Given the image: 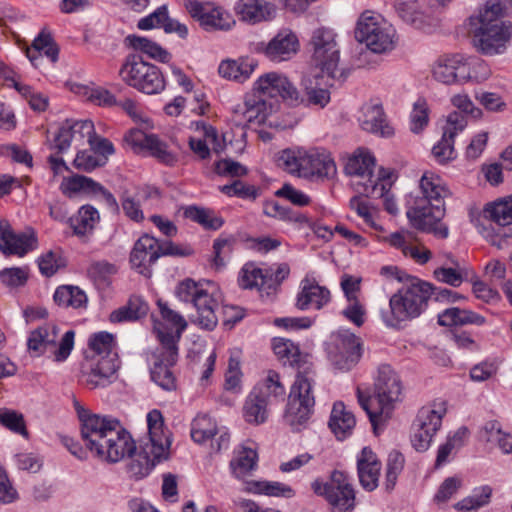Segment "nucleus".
Returning <instances> with one entry per match:
<instances>
[{
	"label": "nucleus",
	"mask_w": 512,
	"mask_h": 512,
	"mask_svg": "<svg viewBox=\"0 0 512 512\" xmlns=\"http://www.w3.org/2000/svg\"><path fill=\"white\" fill-rule=\"evenodd\" d=\"M76 409L84 445L97 458L108 463H117L126 456L133 455L136 451L135 442L119 420L90 414L78 403Z\"/></svg>",
	"instance_id": "obj_1"
},
{
	"label": "nucleus",
	"mask_w": 512,
	"mask_h": 512,
	"mask_svg": "<svg viewBox=\"0 0 512 512\" xmlns=\"http://www.w3.org/2000/svg\"><path fill=\"white\" fill-rule=\"evenodd\" d=\"M507 8L500 0H488L468 18V32L475 50L488 57L504 54L512 39V23L502 18Z\"/></svg>",
	"instance_id": "obj_2"
},
{
	"label": "nucleus",
	"mask_w": 512,
	"mask_h": 512,
	"mask_svg": "<svg viewBox=\"0 0 512 512\" xmlns=\"http://www.w3.org/2000/svg\"><path fill=\"white\" fill-rule=\"evenodd\" d=\"M401 394V381L389 365H381L378 368L373 396H365L359 388L357 389L359 404L367 413L374 430L389 418L393 404L400 401Z\"/></svg>",
	"instance_id": "obj_3"
},
{
	"label": "nucleus",
	"mask_w": 512,
	"mask_h": 512,
	"mask_svg": "<svg viewBox=\"0 0 512 512\" xmlns=\"http://www.w3.org/2000/svg\"><path fill=\"white\" fill-rule=\"evenodd\" d=\"M175 294L180 301L194 306L196 310L192 318L194 324L208 331L217 326L220 292L214 282L185 279L178 284Z\"/></svg>",
	"instance_id": "obj_4"
},
{
	"label": "nucleus",
	"mask_w": 512,
	"mask_h": 512,
	"mask_svg": "<svg viewBox=\"0 0 512 512\" xmlns=\"http://www.w3.org/2000/svg\"><path fill=\"white\" fill-rule=\"evenodd\" d=\"M148 440L141 446L137 459L129 465L130 472L136 477L146 476L156 463L169 457L170 432L164 429V420L159 410L147 414Z\"/></svg>",
	"instance_id": "obj_5"
},
{
	"label": "nucleus",
	"mask_w": 512,
	"mask_h": 512,
	"mask_svg": "<svg viewBox=\"0 0 512 512\" xmlns=\"http://www.w3.org/2000/svg\"><path fill=\"white\" fill-rule=\"evenodd\" d=\"M432 295V285L412 279L395 293L389 301V311H382V319L388 327H397L401 322L418 317Z\"/></svg>",
	"instance_id": "obj_6"
},
{
	"label": "nucleus",
	"mask_w": 512,
	"mask_h": 512,
	"mask_svg": "<svg viewBox=\"0 0 512 512\" xmlns=\"http://www.w3.org/2000/svg\"><path fill=\"white\" fill-rule=\"evenodd\" d=\"M313 385V370L308 366L299 370L291 387L284 414L286 424L294 431L305 428L314 411Z\"/></svg>",
	"instance_id": "obj_7"
},
{
	"label": "nucleus",
	"mask_w": 512,
	"mask_h": 512,
	"mask_svg": "<svg viewBox=\"0 0 512 512\" xmlns=\"http://www.w3.org/2000/svg\"><path fill=\"white\" fill-rule=\"evenodd\" d=\"M374 156L366 149H357L345 164V173L351 177V186L356 193L363 196L383 195L385 183L380 181L384 175L375 174Z\"/></svg>",
	"instance_id": "obj_8"
},
{
	"label": "nucleus",
	"mask_w": 512,
	"mask_h": 512,
	"mask_svg": "<svg viewBox=\"0 0 512 512\" xmlns=\"http://www.w3.org/2000/svg\"><path fill=\"white\" fill-rule=\"evenodd\" d=\"M310 44L314 67L330 79L343 81L346 74L340 67L337 34L330 28H318L313 32Z\"/></svg>",
	"instance_id": "obj_9"
},
{
	"label": "nucleus",
	"mask_w": 512,
	"mask_h": 512,
	"mask_svg": "<svg viewBox=\"0 0 512 512\" xmlns=\"http://www.w3.org/2000/svg\"><path fill=\"white\" fill-rule=\"evenodd\" d=\"M355 38L374 53H386L395 47V30L378 13L364 11L356 24Z\"/></svg>",
	"instance_id": "obj_10"
},
{
	"label": "nucleus",
	"mask_w": 512,
	"mask_h": 512,
	"mask_svg": "<svg viewBox=\"0 0 512 512\" xmlns=\"http://www.w3.org/2000/svg\"><path fill=\"white\" fill-rule=\"evenodd\" d=\"M119 75L130 87L148 94H158L165 89V80L160 69L136 54H130L122 64Z\"/></svg>",
	"instance_id": "obj_11"
},
{
	"label": "nucleus",
	"mask_w": 512,
	"mask_h": 512,
	"mask_svg": "<svg viewBox=\"0 0 512 512\" xmlns=\"http://www.w3.org/2000/svg\"><path fill=\"white\" fill-rule=\"evenodd\" d=\"M315 494L325 498L330 512H353L356 507V492L348 474L335 470L325 483H312Z\"/></svg>",
	"instance_id": "obj_12"
},
{
	"label": "nucleus",
	"mask_w": 512,
	"mask_h": 512,
	"mask_svg": "<svg viewBox=\"0 0 512 512\" xmlns=\"http://www.w3.org/2000/svg\"><path fill=\"white\" fill-rule=\"evenodd\" d=\"M447 413L444 400L434 401L423 406L417 413L412 424V446L419 452L426 451L442 425V419Z\"/></svg>",
	"instance_id": "obj_13"
},
{
	"label": "nucleus",
	"mask_w": 512,
	"mask_h": 512,
	"mask_svg": "<svg viewBox=\"0 0 512 512\" xmlns=\"http://www.w3.org/2000/svg\"><path fill=\"white\" fill-rule=\"evenodd\" d=\"M445 213L444 203H425L424 200H415L406 212L414 228L433 234L439 239H446L449 236V228L442 221Z\"/></svg>",
	"instance_id": "obj_14"
},
{
	"label": "nucleus",
	"mask_w": 512,
	"mask_h": 512,
	"mask_svg": "<svg viewBox=\"0 0 512 512\" xmlns=\"http://www.w3.org/2000/svg\"><path fill=\"white\" fill-rule=\"evenodd\" d=\"M161 320H154V332L164 349L169 354L170 361L176 354L178 341L187 327V321L178 312L172 310L167 303L158 301Z\"/></svg>",
	"instance_id": "obj_15"
},
{
	"label": "nucleus",
	"mask_w": 512,
	"mask_h": 512,
	"mask_svg": "<svg viewBox=\"0 0 512 512\" xmlns=\"http://www.w3.org/2000/svg\"><path fill=\"white\" fill-rule=\"evenodd\" d=\"M184 6L189 15L206 31H227L234 24L230 15L212 2L185 0Z\"/></svg>",
	"instance_id": "obj_16"
},
{
	"label": "nucleus",
	"mask_w": 512,
	"mask_h": 512,
	"mask_svg": "<svg viewBox=\"0 0 512 512\" xmlns=\"http://www.w3.org/2000/svg\"><path fill=\"white\" fill-rule=\"evenodd\" d=\"M328 354L335 369L349 371L361 357L359 340L352 333H339L330 345Z\"/></svg>",
	"instance_id": "obj_17"
},
{
	"label": "nucleus",
	"mask_w": 512,
	"mask_h": 512,
	"mask_svg": "<svg viewBox=\"0 0 512 512\" xmlns=\"http://www.w3.org/2000/svg\"><path fill=\"white\" fill-rule=\"evenodd\" d=\"M89 357L82 371L86 385L91 389L109 385L119 368L117 354L100 357L90 355Z\"/></svg>",
	"instance_id": "obj_18"
},
{
	"label": "nucleus",
	"mask_w": 512,
	"mask_h": 512,
	"mask_svg": "<svg viewBox=\"0 0 512 512\" xmlns=\"http://www.w3.org/2000/svg\"><path fill=\"white\" fill-rule=\"evenodd\" d=\"M324 74L305 75L301 80V91L297 90V99L292 105H303L310 108H325L331 101V93L328 84L321 81Z\"/></svg>",
	"instance_id": "obj_19"
},
{
	"label": "nucleus",
	"mask_w": 512,
	"mask_h": 512,
	"mask_svg": "<svg viewBox=\"0 0 512 512\" xmlns=\"http://www.w3.org/2000/svg\"><path fill=\"white\" fill-rule=\"evenodd\" d=\"M124 139L136 152L146 149L153 157L166 165H173L177 160L176 156L168 150L167 144L154 134H146L142 130L132 129Z\"/></svg>",
	"instance_id": "obj_20"
},
{
	"label": "nucleus",
	"mask_w": 512,
	"mask_h": 512,
	"mask_svg": "<svg viewBox=\"0 0 512 512\" xmlns=\"http://www.w3.org/2000/svg\"><path fill=\"white\" fill-rule=\"evenodd\" d=\"M254 91L261 97H281L291 105L293 100L297 99V88L285 75L276 72H269L259 77L254 84Z\"/></svg>",
	"instance_id": "obj_21"
},
{
	"label": "nucleus",
	"mask_w": 512,
	"mask_h": 512,
	"mask_svg": "<svg viewBox=\"0 0 512 512\" xmlns=\"http://www.w3.org/2000/svg\"><path fill=\"white\" fill-rule=\"evenodd\" d=\"M271 108L260 95L249 94L242 103L234 107L233 118L237 125L261 124L266 120Z\"/></svg>",
	"instance_id": "obj_22"
},
{
	"label": "nucleus",
	"mask_w": 512,
	"mask_h": 512,
	"mask_svg": "<svg viewBox=\"0 0 512 512\" xmlns=\"http://www.w3.org/2000/svg\"><path fill=\"white\" fill-rule=\"evenodd\" d=\"M358 121L361 128L369 133L381 137H390L394 134L393 128L388 124L383 107L380 103L369 101L362 105Z\"/></svg>",
	"instance_id": "obj_23"
},
{
	"label": "nucleus",
	"mask_w": 512,
	"mask_h": 512,
	"mask_svg": "<svg viewBox=\"0 0 512 512\" xmlns=\"http://www.w3.org/2000/svg\"><path fill=\"white\" fill-rule=\"evenodd\" d=\"M169 354L166 349L159 344L153 353V365L151 367L152 380L162 389L172 391L176 389V378L171 370L178 358V347H176V354L173 360L170 361Z\"/></svg>",
	"instance_id": "obj_24"
},
{
	"label": "nucleus",
	"mask_w": 512,
	"mask_h": 512,
	"mask_svg": "<svg viewBox=\"0 0 512 512\" xmlns=\"http://www.w3.org/2000/svg\"><path fill=\"white\" fill-rule=\"evenodd\" d=\"M298 39L291 31H281L268 44L259 43L257 49L274 62L290 59L298 50Z\"/></svg>",
	"instance_id": "obj_25"
},
{
	"label": "nucleus",
	"mask_w": 512,
	"mask_h": 512,
	"mask_svg": "<svg viewBox=\"0 0 512 512\" xmlns=\"http://www.w3.org/2000/svg\"><path fill=\"white\" fill-rule=\"evenodd\" d=\"M159 258V242L150 235H143L134 244L130 256L132 266L139 270V273L150 275L148 269Z\"/></svg>",
	"instance_id": "obj_26"
},
{
	"label": "nucleus",
	"mask_w": 512,
	"mask_h": 512,
	"mask_svg": "<svg viewBox=\"0 0 512 512\" xmlns=\"http://www.w3.org/2000/svg\"><path fill=\"white\" fill-rule=\"evenodd\" d=\"M335 173L336 165L328 152L319 149L305 151L302 177L330 178Z\"/></svg>",
	"instance_id": "obj_27"
},
{
	"label": "nucleus",
	"mask_w": 512,
	"mask_h": 512,
	"mask_svg": "<svg viewBox=\"0 0 512 512\" xmlns=\"http://www.w3.org/2000/svg\"><path fill=\"white\" fill-rule=\"evenodd\" d=\"M330 299V291L326 287L320 286L314 279L306 277L301 281L296 306L300 310H307L312 306L319 310L330 302Z\"/></svg>",
	"instance_id": "obj_28"
},
{
	"label": "nucleus",
	"mask_w": 512,
	"mask_h": 512,
	"mask_svg": "<svg viewBox=\"0 0 512 512\" xmlns=\"http://www.w3.org/2000/svg\"><path fill=\"white\" fill-rule=\"evenodd\" d=\"M381 463L369 448H363L357 460L359 482L366 491H374L379 484Z\"/></svg>",
	"instance_id": "obj_29"
},
{
	"label": "nucleus",
	"mask_w": 512,
	"mask_h": 512,
	"mask_svg": "<svg viewBox=\"0 0 512 512\" xmlns=\"http://www.w3.org/2000/svg\"><path fill=\"white\" fill-rule=\"evenodd\" d=\"M0 250L5 255L23 256L32 247L34 238L25 233L15 234L7 221H0Z\"/></svg>",
	"instance_id": "obj_30"
},
{
	"label": "nucleus",
	"mask_w": 512,
	"mask_h": 512,
	"mask_svg": "<svg viewBox=\"0 0 512 512\" xmlns=\"http://www.w3.org/2000/svg\"><path fill=\"white\" fill-rule=\"evenodd\" d=\"M460 84L480 83L491 75L488 64L478 56L460 54Z\"/></svg>",
	"instance_id": "obj_31"
},
{
	"label": "nucleus",
	"mask_w": 512,
	"mask_h": 512,
	"mask_svg": "<svg viewBox=\"0 0 512 512\" xmlns=\"http://www.w3.org/2000/svg\"><path fill=\"white\" fill-rule=\"evenodd\" d=\"M460 54L439 57L432 66V77L445 85L460 84Z\"/></svg>",
	"instance_id": "obj_32"
},
{
	"label": "nucleus",
	"mask_w": 512,
	"mask_h": 512,
	"mask_svg": "<svg viewBox=\"0 0 512 512\" xmlns=\"http://www.w3.org/2000/svg\"><path fill=\"white\" fill-rule=\"evenodd\" d=\"M236 9L241 19L249 23L268 20L275 13V6L264 0H239Z\"/></svg>",
	"instance_id": "obj_33"
},
{
	"label": "nucleus",
	"mask_w": 512,
	"mask_h": 512,
	"mask_svg": "<svg viewBox=\"0 0 512 512\" xmlns=\"http://www.w3.org/2000/svg\"><path fill=\"white\" fill-rule=\"evenodd\" d=\"M328 424L336 438L343 440L351 435L356 424V419L342 402H336L333 405Z\"/></svg>",
	"instance_id": "obj_34"
},
{
	"label": "nucleus",
	"mask_w": 512,
	"mask_h": 512,
	"mask_svg": "<svg viewBox=\"0 0 512 512\" xmlns=\"http://www.w3.org/2000/svg\"><path fill=\"white\" fill-rule=\"evenodd\" d=\"M256 66L257 62L249 58L225 60L220 63L218 72L225 79L243 83L250 78Z\"/></svg>",
	"instance_id": "obj_35"
},
{
	"label": "nucleus",
	"mask_w": 512,
	"mask_h": 512,
	"mask_svg": "<svg viewBox=\"0 0 512 512\" xmlns=\"http://www.w3.org/2000/svg\"><path fill=\"white\" fill-rule=\"evenodd\" d=\"M419 186L423 197L415 200H424L425 203H444V198L449 195L442 179L432 172H425L422 175Z\"/></svg>",
	"instance_id": "obj_36"
},
{
	"label": "nucleus",
	"mask_w": 512,
	"mask_h": 512,
	"mask_svg": "<svg viewBox=\"0 0 512 512\" xmlns=\"http://www.w3.org/2000/svg\"><path fill=\"white\" fill-rule=\"evenodd\" d=\"M438 323L441 326H463V325H476L482 326L486 323L484 316L475 313L471 310L460 309L452 307L444 310L438 315Z\"/></svg>",
	"instance_id": "obj_37"
},
{
	"label": "nucleus",
	"mask_w": 512,
	"mask_h": 512,
	"mask_svg": "<svg viewBox=\"0 0 512 512\" xmlns=\"http://www.w3.org/2000/svg\"><path fill=\"white\" fill-rule=\"evenodd\" d=\"M395 9L399 17L407 23L421 25L429 20L437 18L430 16L429 4L424 9L417 0H400L395 4Z\"/></svg>",
	"instance_id": "obj_38"
},
{
	"label": "nucleus",
	"mask_w": 512,
	"mask_h": 512,
	"mask_svg": "<svg viewBox=\"0 0 512 512\" xmlns=\"http://www.w3.org/2000/svg\"><path fill=\"white\" fill-rule=\"evenodd\" d=\"M58 338V329L48 324L31 332L28 338V348L31 351L44 353L55 348Z\"/></svg>",
	"instance_id": "obj_39"
},
{
	"label": "nucleus",
	"mask_w": 512,
	"mask_h": 512,
	"mask_svg": "<svg viewBox=\"0 0 512 512\" xmlns=\"http://www.w3.org/2000/svg\"><path fill=\"white\" fill-rule=\"evenodd\" d=\"M258 455L252 448L243 447L230 462L233 475L246 482V478L257 468Z\"/></svg>",
	"instance_id": "obj_40"
},
{
	"label": "nucleus",
	"mask_w": 512,
	"mask_h": 512,
	"mask_svg": "<svg viewBox=\"0 0 512 512\" xmlns=\"http://www.w3.org/2000/svg\"><path fill=\"white\" fill-rule=\"evenodd\" d=\"M304 148H286L275 155V162L284 171L302 177V167L305 157Z\"/></svg>",
	"instance_id": "obj_41"
},
{
	"label": "nucleus",
	"mask_w": 512,
	"mask_h": 512,
	"mask_svg": "<svg viewBox=\"0 0 512 512\" xmlns=\"http://www.w3.org/2000/svg\"><path fill=\"white\" fill-rule=\"evenodd\" d=\"M258 392H250L244 406L243 415L245 420L254 425H260L268 419V405L264 398L258 396Z\"/></svg>",
	"instance_id": "obj_42"
},
{
	"label": "nucleus",
	"mask_w": 512,
	"mask_h": 512,
	"mask_svg": "<svg viewBox=\"0 0 512 512\" xmlns=\"http://www.w3.org/2000/svg\"><path fill=\"white\" fill-rule=\"evenodd\" d=\"M483 218L498 226L512 223V196L489 203L483 210Z\"/></svg>",
	"instance_id": "obj_43"
},
{
	"label": "nucleus",
	"mask_w": 512,
	"mask_h": 512,
	"mask_svg": "<svg viewBox=\"0 0 512 512\" xmlns=\"http://www.w3.org/2000/svg\"><path fill=\"white\" fill-rule=\"evenodd\" d=\"M147 312V303L139 296H132L125 306L120 307L110 314V321L113 323L135 321L145 316Z\"/></svg>",
	"instance_id": "obj_44"
},
{
	"label": "nucleus",
	"mask_w": 512,
	"mask_h": 512,
	"mask_svg": "<svg viewBox=\"0 0 512 512\" xmlns=\"http://www.w3.org/2000/svg\"><path fill=\"white\" fill-rule=\"evenodd\" d=\"M251 392H258L260 398L271 404L274 400L282 399L285 395V388L280 381V375L270 370L264 380L259 383Z\"/></svg>",
	"instance_id": "obj_45"
},
{
	"label": "nucleus",
	"mask_w": 512,
	"mask_h": 512,
	"mask_svg": "<svg viewBox=\"0 0 512 512\" xmlns=\"http://www.w3.org/2000/svg\"><path fill=\"white\" fill-rule=\"evenodd\" d=\"M247 493L265 494L267 496L291 498L294 490L280 482L269 481H246L243 489Z\"/></svg>",
	"instance_id": "obj_46"
},
{
	"label": "nucleus",
	"mask_w": 512,
	"mask_h": 512,
	"mask_svg": "<svg viewBox=\"0 0 512 512\" xmlns=\"http://www.w3.org/2000/svg\"><path fill=\"white\" fill-rule=\"evenodd\" d=\"M99 218V213L93 206L85 205L79 209L75 217L70 219V224L76 235L83 236L94 229Z\"/></svg>",
	"instance_id": "obj_47"
},
{
	"label": "nucleus",
	"mask_w": 512,
	"mask_h": 512,
	"mask_svg": "<svg viewBox=\"0 0 512 512\" xmlns=\"http://www.w3.org/2000/svg\"><path fill=\"white\" fill-rule=\"evenodd\" d=\"M125 41L133 49L139 50L155 60L167 62L170 58V55L166 50L145 37L129 35L125 38Z\"/></svg>",
	"instance_id": "obj_48"
},
{
	"label": "nucleus",
	"mask_w": 512,
	"mask_h": 512,
	"mask_svg": "<svg viewBox=\"0 0 512 512\" xmlns=\"http://www.w3.org/2000/svg\"><path fill=\"white\" fill-rule=\"evenodd\" d=\"M483 437L487 442L496 444L503 453L512 452V434L502 430L497 421H490L483 427Z\"/></svg>",
	"instance_id": "obj_49"
},
{
	"label": "nucleus",
	"mask_w": 512,
	"mask_h": 512,
	"mask_svg": "<svg viewBox=\"0 0 512 512\" xmlns=\"http://www.w3.org/2000/svg\"><path fill=\"white\" fill-rule=\"evenodd\" d=\"M217 424L208 415H198L191 425V437L197 443H205L217 434Z\"/></svg>",
	"instance_id": "obj_50"
},
{
	"label": "nucleus",
	"mask_w": 512,
	"mask_h": 512,
	"mask_svg": "<svg viewBox=\"0 0 512 512\" xmlns=\"http://www.w3.org/2000/svg\"><path fill=\"white\" fill-rule=\"evenodd\" d=\"M54 301L60 306L80 308L86 304L87 297L78 287L61 286L54 293Z\"/></svg>",
	"instance_id": "obj_51"
},
{
	"label": "nucleus",
	"mask_w": 512,
	"mask_h": 512,
	"mask_svg": "<svg viewBox=\"0 0 512 512\" xmlns=\"http://www.w3.org/2000/svg\"><path fill=\"white\" fill-rule=\"evenodd\" d=\"M272 348L276 356L291 366L298 365L300 362V350L291 340L284 338H275Z\"/></svg>",
	"instance_id": "obj_52"
},
{
	"label": "nucleus",
	"mask_w": 512,
	"mask_h": 512,
	"mask_svg": "<svg viewBox=\"0 0 512 512\" xmlns=\"http://www.w3.org/2000/svg\"><path fill=\"white\" fill-rule=\"evenodd\" d=\"M405 465V458L403 454L398 451L389 453L386 463L384 486L386 491L391 492L396 485L398 476L403 471Z\"/></svg>",
	"instance_id": "obj_53"
},
{
	"label": "nucleus",
	"mask_w": 512,
	"mask_h": 512,
	"mask_svg": "<svg viewBox=\"0 0 512 512\" xmlns=\"http://www.w3.org/2000/svg\"><path fill=\"white\" fill-rule=\"evenodd\" d=\"M238 282L244 289L263 286L268 282V271L264 274L262 269L252 263H247L240 272Z\"/></svg>",
	"instance_id": "obj_54"
},
{
	"label": "nucleus",
	"mask_w": 512,
	"mask_h": 512,
	"mask_svg": "<svg viewBox=\"0 0 512 512\" xmlns=\"http://www.w3.org/2000/svg\"><path fill=\"white\" fill-rule=\"evenodd\" d=\"M450 263L452 266H442L435 269L434 276L438 281L442 283L453 287H458L461 285L465 278L464 270L453 258H450Z\"/></svg>",
	"instance_id": "obj_55"
},
{
	"label": "nucleus",
	"mask_w": 512,
	"mask_h": 512,
	"mask_svg": "<svg viewBox=\"0 0 512 512\" xmlns=\"http://www.w3.org/2000/svg\"><path fill=\"white\" fill-rule=\"evenodd\" d=\"M186 218L197 222L208 229H218L222 226L223 221L221 218L216 217L212 211L198 208L195 206L187 207L184 211Z\"/></svg>",
	"instance_id": "obj_56"
},
{
	"label": "nucleus",
	"mask_w": 512,
	"mask_h": 512,
	"mask_svg": "<svg viewBox=\"0 0 512 512\" xmlns=\"http://www.w3.org/2000/svg\"><path fill=\"white\" fill-rule=\"evenodd\" d=\"M264 214L269 217L279 218L282 220L299 222H306L307 219L304 215H301L295 211H292L290 208L281 206L279 203L275 201H267L264 204Z\"/></svg>",
	"instance_id": "obj_57"
},
{
	"label": "nucleus",
	"mask_w": 512,
	"mask_h": 512,
	"mask_svg": "<svg viewBox=\"0 0 512 512\" xmlns=\"http://www.w3.org/2000/svg\"><path fill=\"white\" fill-rule=\"evenodd\" d=\"M490 496L491 489L489 487H483L480 492L474 493L473 495L456 503L455 508L459 512H471L473 510H477L489 502Z\"/></svg>",
	"instance_id": "obj_58"
},
{
	"label": "nucleus",
	"mask_w": 512,
	"mask_h": 512,
	"mask_svg": "<svg viewBox=\"0 0 512 512\" xmlns=\"http://www.w3.org/2000/svg\"><path fill=\"white\" fill-rule=\"evenodd\" d=\"M113 346V336L107 332H99L89 339L91 355H99V357L105 355H116V353L112 351Z\"/></svg>",
	"instance_id": "obj_59"
},
{
	"label": "nucleus",
	"mask_w": 512,
	"mask_h": 512,
	"mask_svg": "<svg viewBox=\"0 0 512 512\" xmlns=\"http://www.w3.org/2000/svg\"><path fill=\"white\" fill-rule=\"evenodd\" d=\"M432 155L439 164H446L457 156L454 149V139L444 136L433 146Z\"/></svg>",
	"instance_id": "obj_60"
},
{
	"label": "nucleus",
	"mask_w": 512,
	"mask_h": 512,
	"mask_svg": "<svg viewBox=\"0 0 512 512\" xmlns=\"http://www.w3.org/2000/svg\"><path fill=\"white\" fill-rule=\"evenodd\" d=\"M106 164L105 157H98L93 150L91 151H80L77 153L73 165L78 170H82L85 172H90L97 167L103 166Z\"/></svg>",
	"instance_id": "obj_61"
},
{
	"label": "nucleus",
	"mask_w": 512,
	"mask_h": 512,
	"mask_svg": "<svg viewBox=\"0 0 512 512\" xmlns=\"http://www.w3.org/2000/svg\"><path fill=\"white\" fill-rule=\"evenodd\" d=\"M429 122V107L424 99H418L414 103L411 113V130L414 133L421 132Z\"/></svg>",
	"instance_id": "obj_62"
},
{
	"label": "nucleus",
	"mask_w": 512,
	"mask_h": 512,
	"mask_svg": "<svg viewBox=\"0 0 512 512\" xmlns=\"http://www.w3.org/2000/svg\"><path fill=\"white\" fill-rule=\"evenodd\" d=\"M220 191L228 196H237L244 199H256L258 196V189L255 186L245 185L239 180L221 186Z\"/></svg>",
	"instance_id": "obj_63"
},
{
	"label": "nucleus",
	"mask_w": 512,
	"mask_h": 512,
	"mask_svg": "<svg viewBox=\"0 0 512 512\" xmlns=\"http://www.w3.org/2000/svg\"><path fill=\"white\" fill-rule=\"evenodd\" d=\"M466 126V117L461 112H452L447 116L446 123L443 126V135L454 139Z\"/></svg>",
	"instance_id": "obj_64"
}]
</instances>
